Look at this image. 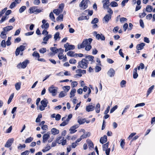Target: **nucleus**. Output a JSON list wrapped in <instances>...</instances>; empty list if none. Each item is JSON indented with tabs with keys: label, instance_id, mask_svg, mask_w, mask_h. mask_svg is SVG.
<instances>
[{
	"label": "nucleus",
	"instance_id": "obj_1",
	"mask_svg": "<svg viewBox=\"0 0 155 155\" xmlns=\"http://www.w3.org/2000/svg\"><path fill=\"white\" fill-rule=\"evenodd\" d=\"M92 39L91 38H89L88 39H85L83 41L82 44L78 45V48L79 49L81 48H83L86 45H90L92 41Z\"/></svg>",
	"mask_w": 155,
	"mask_h": 155
},
{
	"label": "nucleus",
	"instance_id": "obj_2",
	"mask_svg": "<svg viewBox=\"0 0 155 155\" xmlns=\"http://www.w3.org/2000/svg\"><path fill=\"white\" fill-rule=\"evenodd\" d=\"M88 63V62L87 61L86 59L83 58L78 62V67L84 69H86L87 67Z\"/></svg>",
	"mask_w": 155,
	"mask_h": 155
},
{
	"label": "nucleus",
	"instance_id": "obj_3",
	"mask_svg": "<svg viewBox=\"0 0 155 155\" xmlns=\"http://www.w3.org/2000/svg\"><path fill=\"white\" fill-rule=\"evenodd\" d=\"M48 102L47 100L45 98L42 100L41 102V105L39 106V109L41 111L44 110L45 108L47 106Z\"/></svg>",
	"mask_w": 155,
	"mask_h": 155
},
{
	"label": "nucleus",
	"instance_id": "obj_4",
	"mask_svg": "<svg viewBox=\"0 0 155 155\" xmlns=\"http://www.w3.org/2000/svg\"><path fill=\"white\" fill-rule=\"evenodd\" d=\"M56 88H57L54 87L53 85L51 86L48 88V90L49 92L51 93L52 95L53 96H55L56 94L57 90Z\"/></svg>",
	"mask_w": 155,
	"mask_h": 155
},
{
	"label": "nucleus",
	"instance_id": "obj_5",
	"mask_svg": "<svg viewBox=\"0 0 155 155\" xmlns=\"http://www.w3.org/2000/svg\"><path fill=\"white\" fill-rule=\"evenodd\" d=\"M108 145L109 143L108 142L103 145V150L104 151H105L106 155H109L110 152V148H108Z\"/></svg>",
	"mask_w": 155,
	"mask_h": 155
},
{
	"label": "nucleus",
	"instance_id": "obj_6",
	"mask_svg": "<svg viewBox=\"0 0 155 155\" xmlns=\"http://www.w3.org/2000/svg\"><path fill=\"white\" fill-rule=\"evenodd\" d=\"M79 6L81 9L84 10L87 7V0H83L79 4Z\"/></svg>",
	"mask_w": 155,
	"mask_h": 155
},
{
	"label": "nucleus",
	"instance_id": "obj_7",
	"mask_svg": "<svg viewBox=\"0 0 155 155\" xmlns=\"http://www.w3.org/2000/svg\"><path fill=\"white\" fill-rule=\"evenodd\" d=\"M28 62V61L27 60H26L23 61L21 64H19L17 66V67L19 68H25L27 66Z\"/></svg>",
	"mask_w": 155,
	"mask_h": 155
},
{
	"label": "nucleus",
	"instance_id": "obj_8",
	"mask_svg": "<svg viewBox=\"0 0 155 155\" xmlns=\"http://www.w3.org/2000/svg\"><path fill=\"white\" fill-rule=\"evenodd\" d=\"M107 74L110 77H114L115 74V71L112 68H110L108 71Z\"/></svg>",
	"mask_w": 155,
	"mask_h": 155
},
{
	"label": "nucleus",
	"instance_id": "obj_9",
	"mask_svg": "<svg viewBox=\"0 0 155 155\" xmlns=\"http://www.w3.org/2000/svg\"><path fill=\"white\" fill-rule=\"evenodd\" d=\"M14 141L13 138H11L7 141L6 144L5 145V147H10L12 145Z\"/></svg>",
	"mask_w": 155,
	"mask_h": 155
},
{
	"label": "nucleus",
	"instance_id": "obj_10",
	"mask_svg": "<svg viewBox=\"0 0 155 155\" xmlns=\"http://www.w3.org/2000/svg\"><path fill=\"white\" fill-rule=\"evenodd\" d=\"M111 18V14H107L104 17L103 20L106 23H107Z\"/></svg>",
	"mask_w": 155,
	"mask_h": 155
},
{
	"label": "nucleus",
	"instance_id": "obj_11",
	"mask_svg": "<svg viewBox=\"0 0 155 155\" xmlns=\"http://www.w3.org/2000/svg\"><path fill=\"white\" fill-rule=\"evenodd\" d=\"M103 8L104 9H107L108 7L109 3V0H103Z\"/></svg>",
	"mask_w": 155,
	"mask_h": 155
},
{
	"label": "nucleus",
	"instance_id": "obj_12",
	"mask_svg": "<svg viewBox=\"0 0 155 155\" xmlns=\"http://www.w3.org/2000/svg\"><path fill=\"white\" fill-rule=\"evenodd\" d=\"M94 106L92 105H89L86 107V110L88 112L93 111L94 109Z\"/></svg>",
	"mask_w": 155,
	"mask_h": 155
},
{
	"label": "nucleus",
	"instance_id": "obj_13",
	"mask_svg": "<svg viewBox=\"0 0 155 155\" xmlns=\"http://www.w3.org/2000/svg\"><path fill=\"white\" fill-rule=\"evenodd\" d=\"M64 48H67L69 50H73L75 48V46L73 45H70L67 43L64 45Z\"/></svg>",
	"mask_w": 155,
	"mask_h": 155
},
{
	"label": "nucleus",
	"instance_id": "obj_14",
	"mask_svg": "<svg viewBox=\"0 0 155 155\" xmlns=\"http://www.w3.org/2000/svg\"><path fill=\"white\" fill-rule=\"evenodd\" d=\"M64 51V50L63 49L60 48V52H59L58 55V58L60 60L64 58V55L63 53Z\"/></svg>",
	"mask_w": 155,
	"mask_h": 155
},
{
	"label": "nucleus",
	"instance_id": "obj_15",
	"mask_svg": "<svg viewBox=\"0 0 155 155\" xmlns=\"http://www.w3.org/2000/svg\"><path fill=\"white\" fill-rule=\"evenodd\" d=\"M51 37L52 35H46V36L43 38V40L44 41L42 42V43L45 44H46L47 43V41H48L49 39L51 38Z\"/></svg>",
	"mask_w": 155,
	"mask_h": 155
},
{
	"label": "nucleus",
	"instance_id": "obj_16",
	"mask_svg": "<svg viewBox=\"0 0 155 155\" xmlns=\"http://www.w3.org/2000/svg\"><path fill=\"white\" fill-rule=\"evenodd\" d=\"M50 137V135L48 134H45L43 136V142L45 143L47 140Z\"/></svg>",
	"mask_w": 155,
	"mask_h": 155
},
{
	"label": "nucleus",
	"instance_id": "obj_17",
	"mask_svg": "<svg viewBox=\"0 0 155 155\" xmlns=\"http://www.w3.org/2000/svg\"><path fill=\"white\" fill-rule=\"evenodd\" d=\"M51 133L54 135H55L58 134L59 133V131L57 129L53 128H52L51 130Z\"/></svg>",
	"mask_w": 155,
	"mask_h": 155
},
{
	"label": "nucleus",
	"instance_id": "obj_18",
	"mask_svg": "<svg viewBox=\"0 0 155 155\" xmlns=\"http://www.w3.org/2000/svg\"><path fill=\"white\" fill-rule=\"evenodd\" d=\"M107 140V137L106 135H104L103 137H101L100 140V142L102 143L103 144L104 143H106Z\"/></svg>",
	"mask_w": 155,
	"mask_h": 155
},
{
	"label": "nucleus",
	"instance_id": "obj_19",
	"mask_svg": "<svg viewBox=\"0 0 155 155\" xmlns=\"http://www.w3.org/2000/svg\"><path fill=\"white\" fill-rule=\"evenodd\" d=\"M77 121L80 124H81L84 123L86 122V120L85 119L82 118L80 117H78Z\"/></svg>",
	"mask_w": 155,
	"mask_h": 155
},
{
	"label": "nucleus",
	"instance_id": "obj_20",
	"mask_svg": "<svg viewBox=\"0 0 155 155\" xmlns=\"http://www.w3.org/2000/svg\"><path fill=\"white\" fill-rule=\"evenodd\" d=\"M145 45V43H141L140 44L137 45V49L138 50H141L142 49L143 47Z\"/></svg>",
	"mask_w": 155,
	"mask_h": 155
},
{
	"label": "nucleus",
	"instance_id": "obj_21",
	"mask_svg": "<svg viewBox=\"0 0 155 155\" xmlns=\"http://www.w3.org/2000/svg\"><path fill=\"white\" fill-rule=\"evenodd\" d=\"M64 139V137L60 136L58 137L56 139V141L57 143L59 144H61L62 141Z\"/></svg>",
	"mask_w": 155,
	"mask_h": 155
},
{
	"label": "nucleus",
	"instance_id": "obj_22",
	"mask_svg": "<svg viewBox=\"0 0 155 155\" xmlns=\"http://www.w3.org/2000/svg\"><path fill=\"white\" fill-rule=\"evenodd\" d=\"M137 68H135L133 70V77L134 79H136L137 78L138 76V74L137 73Z\"/></svg>",
	"mask_w": 155,
	"mask_h": 155
},
{
	"label": "nucleus",
	"instance_id": "obj_23",
	"mask_svg": "<svg viewBox=\"0 0 155 155\" xmlns=\"http://www.w3.org/2000/svg\"><path fill=\"white\" fill-rule=\"evenodd\" d=\"M13 28L12 26H8L3 28V31H7L12 30Z\"/></svg>",
	"mask_w": 155,
	"mask_h": 155
},
{
	"label": "nucleus",
	"instance_id": "obj_24",
	"mask_svg": "<svg viewBox=\"0 0 155 155\" xmlns=\"http://www.w3.org/2000/svg\"><path fill=\"white\" fill-rule=\"evenodd\" d=\"M51 146L48 144L42 150V151L43 152H45L51 149Z\"/></svg>",
	"mask_w": 155,
	"mask_h": 155
},
{
	"label": "nucleus",
	"instance_id": "obj_25",
	"mask_svg": "<svg viewBox=\"0 0 155 155\" xmlns=\"http://www.w3.org/2000/svg\"><path fill=\"white\" fill-rule=\"evenodd\" d=\"M85 58H86V60L87 61H92L94 58V57L91 55H88L86 56Z\"/></svg>",
	"mask_w": 155,
	"mask_h": 155
},
{
	"label": "nucleus",
	"instance_id": "obj_26",
	"mask_svg": "<svg viewBox=\"0 0 155 155\" xmlns=\"http://www.w3.org/2000/svg\"><path fill=\"white\" fill-rule=\"evenodd\" d=\"M60 34L59 32L56 33L54 35V39L55 41L59 40L60 39L61 37L59 36Z\"/></svg>",
	"mask_w": 155,
	"mask_h": 155
},
{
	"label": "nucleus",
	"instance_id": "obj_27",
	"mask_svg": "<svg viewBox=\"0 0 155 155\" xmlns=\"http://www.w3.org/2000/svg\"><path fill=\"white\" fill-rule=\"evenodd\" d=\"M37 8L35 6H33L32 7H31L29 9V12L31 13H34L35 12V10H36V9Z\"/></svg>",
	"mask_w": 155,
	"mask_h": 155
},
{
	"label": "nucleus",
	"instance_id": "obj_28",
	"mask_svg": "<svg viewBox=\"0 0 155 155\" xmlns=\"http://www.w3.org/2000/svg\"><path fill=\"white\" fill-rule=\"evenodd\" d=\"M76 92V90L74 88L72 89L70 92V98H71L72 97H74L75 95L74 94Z\"/></svg>",
	"mask_w": 155,
	"mask_h": 155
},
{
	"label": "nucleus",
	"instance_id": "obj_29",
	"mask_svg": "<svg viewBox=\"0 0 155 155\" xmlns=\"http://www.w3.org/2000/svg\"><path fill=\"white\" fill-rule=\"evenodd\" d=\"M21 84V82H18L15 84V87L17 90L18 91L20 89Z\"/></svg>",
	"mask_w": 155,
	"mask_h": 155
},
{
	"label": "nucleus",
	"instance_id": "obj_30",
	"mask_svg": "<svg viewBox=\"0 0 155 155\" xmlns=\"http://www.w3.org/2000/svg\"><path fill=\"white\" fill-rule=\"evenodd\" d=\"M154 87V85H153L148 89L147 91V97L149 95L151 92L152 91Z\"/></svg>",
	"mask_w": 155,
	"mask_h": 155
},
{
	"label": "nucleus",
	"instance_id": "obj_31",
	"mask_svg": "<svg viewBox=\"0 0 155 155\" xmlns=\"http://www.w3.org/2000/svg\"><path fill=\"white\" fill-rule=\"evenodd\" d=\"M53 12L57 15H58L59 14L62 12L61 10H60L58 9H54Z\"/></svg>",
	"mask_w": 155,
	"mask_h": 155
},
{
	"label": "nucleus",
	"instance_id": "obj_32",
	"mask_svg": "<svg viewBox=\"0 0 155 155\" xmlns=\"http://www.w3.org/2000/svg\"><path fill=\"white\" fill-rule=\"evenodd\" d=\"M95 110L97 113H98L100 110V105L99 103H98L96 105Z\"/></svg>",
	"mask_w": 155,
	"mask_h": 155
},
{
	"label": "nucleus",
	"instance_id": "obj_33",
	"mask_svg": "<svg viewBox=\"0 0 155 155\" xmlns=\"http://www.w3.org/2000/svg\"><path fill=\"white\" fill-rule=\"evenodd\" d=\"M49 17L50 19L54 22H55V17L54 14L52 12H51L49 15Z\"/></svg>",
	"mask_w": 155,
	"mask_h": 155
},
{
	"label": "nucleus",
	"instance_id": "obj_34",
	"mask_svg": "<svg viewBox=\"0 0 155 155\" xmlns=\"http://www.w3.org/2000/svg\"><path fill=\"white\" fill-rule=\"evenodd\" d=\"M67 55L71 57H75V54H74V52L72 51H69L67 53Z\"/></svg>",
	"mask_w": 155,
	"mask_h": 155
},
{
	"label": "nucleus",
	"instance_id": "obj_35",
	"mask_svg": "<svg viewBox=\"0 0 155 155\" xmlns=\"http://www.w3.org/2000/svg\"><path fill=\"white\" fill-rule=\"evenodd\" d=\"M152 7L150 5H148L147 6L146 10L147 12H150L152 11Z\"/></svg>",
	"mask_w": 155,
	"mask_h": 155
},
{
	"label": "nucleus",
	"instance_id": "obj_36",
	"mask_svg": "<svg viewBox=\"0 0 155 155\" xmlns=\"http://www.w3.org/2000/svg\"><path fill=\"white\" fill-rule=\"evenodd\" d=\"M33 140V138L31 137H29L27 138L26 139L25 141V143H29L31 142Z\"/></svg>",
	"mask_w": 155,
	"mask_h": 155
},
{
	"label": "nucleus",
	"instance_id": "obj_37",
	"mask_svg": "<svg viewBox=\"0 0 155 155\" xmlns=\"http://www.w3.org/2000/svg\"><path fill=\"white\" fill-rule=\"evenodd\" d=\"M63 90L66 92H68L70 89V87L69 86H64L63 87Z\"/></svg>",
	"mask_w": 155,
	"mask_h": 155
},
{
	"label": "nucleus",
	"instance_id": "obj_38",
	"mask_svg": "<svg viewBox=\"0 0 155 155\" xmlns=\"http://www.w3.org/2000/svg\"><path fill=\"white\" fill-rule=\"evenodd\" d=\"M67 94L65 92L62 91H61L59 95V97H62L65 96Z\"/></svg>",
	"mask_w": 155,
	"mask_h": 155
},
{
	"label": "nucleus",
	"instance_id": "obj_39",
	"mask_svg": "<svg viewBox=\"0 0 155 155\" xmlns=\"http://www.w3.org/2000/svg\"><path fill=\"white\" fill-rule=\"evenodd\" d=\"M69 130L70 131V134L74 133L77 131V130H76V129L74 128V127L72 126L70 128Z\"/></svg>",
	"mask_w": 155,
	"mask_h": 155
},
{
	"label": "nucleus",
	"instance_id": "obj_40",
	"mask_svg": "<svg viewBox=\"0 0 155 155\" xmlns=\"http://www.w3.org/2000/svg\"><path fill=\"white\" fill-rule=\"evenodd\" d=\"M5 31H4L1 32L0 34L1 37L3 39H5L6 38V34L5 33Z\"/></svg>",
	"mask_w": 155,
	"mask_h": 155
},
{
	"label": "nucleus",
	"instance_id": "obj_41",
	"mask_svg": "<svg viewBox=\"0 0 155 155\" xmlns=\"http://www.w3.org/2000/svg\"><path fill=\"white\" fill-rule=\"evenodd\" d=\"M32 56L36 58H39L40 57L39 54L37 51H34L32 54Z\"/></svg>",
	"mask_w": 155,
	"mask_h": 155
},
{
	"label": "nucleus",
	"instance_id": "obj_42",
	"mask_svg": "<svg viewBox=\"0 0 155 155\" xmlns=\"http://www.w3.org/2000/svg\"><path fill=\"white\" fill-rule=\"evenodd\" d=\"M49 25L48 23H46L45 24H43L41 25V27L42 28H45L44 29H47L48 28Z\"/></svg>",
	"mask_w": 155,
	"mask_h": 155
},
{
	"label": "nucleus",
	"instance_id": "obj_43",
	"mask_svg": "<svg viewBox=\"0 0 155 155\" xmlns=\"http://www.w3.org/2000/svg\"><path fill=\"white\" fill-rule=\"evenodd\" d=\"M63 15L62 14H61L57 18L56 20L57 21H59L60 20L61 21H63Z\"/></svg>",
	"mask_w": 155,
	"mask_h": 155
},
{
	"label": "nucleus",
	"instance_id": "obj_44",
	"mask_svg": "<svg viewBox=\"0 0 155 155\" xmlns=\"http://www.w3.org/2000/svg\"><path fill=\"white\" fill-rule=\"evenodd\" d=\"M26 9V7L25 6H23L21 7L19 9V12L21 13L23 12Z\"/></svg>",
	"mask_w": 155,
	"mask_h": 155
},
{
	"label": "nucleus",
	"instance_id": "obj_45",
	"mask_svg": "<svg viewBox=\"0 0 155 155\" xmlns=\"http://www.w3.org/2000/svg\"><path fill=\"white\" fill-rule=\"evenodd\" d=\"M11 39V37H8L7 41H6V44L7 46H9L11 44L10 41Z\"/></svg>",
	"mask_w": 155,
	"mask_h": 155
},
{
	"label": "nucleus",
	"instance_id": "obj_46",
	"mask_svg": "<svg viewBox=\"0 0 155 155\" xmlns=\"http://www.w3.org/2000/svg\"><path fill=\"white\" fill-rule=\"evenodd\" d=\"M126 84V81L124 80H122L120 83V86L121 87H123L125 86Z\"/></svg>",
	"mask_w": 155,
	"mask_h": 155
},
{
	"label": "nucleus",
	"instance_id": "obj_47",
	"mask_svg": "<svg viewBox=\"0 0 155 155\" xmlns=\"http://www.w3.org/2000/svg\"><path fill=\"white\" fill-rule=\"evenodd\" d=\"M19 48V50L21 51H22L25 49V46L21 45H20L19 47L18 48Z\"/></svg>",
	"mask_w": 155,
	"mask_h": 155
},
{
	"label": "nucleus",
	"instance_id": "obj_48",
	"mask_svg": "<svg viewBox=\"0 0 155 155\" xmlns=\"http://www.w3.org/2000/svg\"><path fill=\"white\" fill-rule=\"evenodd\" d=\"M110 5L112 7H117L118 6L117 3L114 1L111 2L110 3Z\"/></svg>",
	"mask_w": 155,
	"mask_h": 155
},
{
	"label": "nucleus",
	"instance_id": "obj_49",
	"mask_svg": "<svg viewBox=\"0 0 155 155\" xmlns=\"http://www.w3.org/2000/svg\"><path fill=\"white\" fill-rule=\"evenodd\" d=\"M124 140H122L120 143V146L123 149L124 148V146L125 144V142H124Z\"/></svg>",
	"mask_w": 155,
	"mask_h": 155
},
{
	"label": "nucleus",
	"instance_id": "obj_50",
	"mask_svg": "<svg viewBox=\"0 0 155 155\" xmlns=\"http://www.w3.org/2000/svg\"><path fill=\"white\" fill-rule=\"evenodd\" d=\"M14 97V94H12L10 96L8 101V104H9L11 102L12 99H13Z\"/></svg>",
	"mask_w": 155,
	"mask_h": 155
},
{
	"label": "nucleus",
	"instance_id": "obj_51",
	"mask_svg": "<svg viewBox=\"0 0 155 155\" xmlns=\"http://www.w3.org/2000/svg\"><path fill=\"white\" fill-rule=\"evenodd\" d=\"M136 133H132L128 137L127 139L130 140L136 134Z\"/></svg>",
	"mask_w": 155,
	"mask_h": 155
},
{
	"label": "nucleus",
	"instance_id": "obj_52",
	"mask_svg": "<svg viewBox=\"0 0 155 155\" xmlns=\"http://www.w3.org/2000/svg\"><path fill=\"white\" fill-rule=\"evenodd\" d=\"M46 51V49L45 48H43L39 50V52L42 54H43Z\"/></svg>",
	"mask_w": 155,
	"mask_h": 155
},
{
	"label": "nucleus",
	"instance_id": "obj_53",
	"mask_svg": "<svg viewBox=\"0 0 155 155\" xmlns=\"http://www.w3.org/2000/svg\"><path fill=\"white\" fill-rule=\"evenodd\" d=\"M98 21V19L97 18H95L91 21V23L93 24H95L97 23Z\"/></svg>",
	"mask_w": 155,
	"mask_h": 155
},
{
	"label": "nucleus",
	"instance_id": "obj_54",
	"mask_svg": "<svg viewBox=\"0 0 155 155\" xmlns=\"http://www.w3.org/2000/svg\"><path fill=\"white\" fill-rule=\"evenodd\" d=\"M6 42H5V40H3L1 43V46L3 48H5L6 47Z\"/></svg>",
	"mask_w": 155,
	"mask_h": 155
},
{
	"label": "nucleus",
	"instance_id": "obj_55",
	"mask_svg": "<svg viewBox=\"0 0 155 155\" xmlns=\"http://www.w3.org/2000/svg\"><path fill=\"white\" fill-rule=\"evenodd\" d=\"M118 107V106L117 105L115 106L112 108L110 110V113H113L114 110H116Z\"/></svg>",
	"mask_w": 155,
	"mask_h": 155
},
{
	"label": "nucleus",
	"instance_id": "obj_56",
	"mask_svg": "<svg viewBox=\"0 0 155 155\" xmlns=\"http://www.w3.org/2000/svg\"><path fill=\"white\" fill-rule=\"evenodd\" d=\"M130 107V105H126L125 107L124 108V110L122 113L121 114L122 115H123L124 113L126 112V110L128 109Z\"/></svg>",
	"mask_w": 155,
	"mask_h": 155
},
{
	"label": "nucleus",
	"instance_id": "obj_57",
	"mask_svg": "<svg viewBox=\"0 0 155 155\" xmlns=\"http://www.w3.org/2000/svg\"><path fill=\"white\" fill-rule=\"evenodd\" d=\"M145 104L144 103H142L137 104L135 106V107L136 108L139 107H142L144 106Z\"/></svg>",
	"mask_w": 155,
	"mask_h": 155
},
{
	"label": "nucleus",
	"instance_id": "obj_58",
	"mask_svg": "<svg viewBox=\"0 0 155 155\" xmlns=\"http://www.w3.org/2000/svg\"><path fill=\"white\" fill-rule=\"evenodd\" d=\"M78 85V82L76 81L72 82L71 85L73 87H74L77 86Z\"/></svg>",
	"mask_w": 155,
	"mask_h": 155
},
{
	"label": "nucleus",
	"instance_id": "obj_59",
	"mask_svg": "<svg viewBox=\"0 0 155 155\" xmlns=\"http://www.w3.org/2000/svg\"><path fill=\"white\" fill-rule=\"evenodd\" d=\"M64 7V4L62 3V4H60L59 5V8L60 9L59 10H61L62 12Z\"/></svg>",
	"mask_w": 155,
	"mask_h": 155
},
{
	"label": "nucleus",
	"instance_id": "obj_60",
	"mask_svg": "<svg viewBox=\"0 0 155 155\" xmlns=\"http://www.w3.org/2000/svg\"><path fill=\"white\" fill-rule=\"evenodd\" d=\"M41 128L44 130H47L48 129V126L46 125H44L41 126Z\"/></svg>",
	"mask_w": 155,
	"mask_h": 155
},
{
	"label": "nucleus",
	"instance_id": "obj_61",
	"mask_svg": "<svg viewBox=\"0 0 155 155\" xmlns=\"http://www.w3.org/2000/svg\"><path fill=\"white\" fill-rule=\"evenodd\" d=\"M8 18V17H7L6 16H3L2 17L0 21V23H1L4 21H5Z\"/></svg>",
	"mask_w": 155,
	"mask_h": 155
},
{
	"label": "nucleus",
	"instance_id": "obj_62",
	"mask_svg": "<svg viewBox=\"0 0 155 155\" xmlns=\"http://www.w3.org/2000/svg\"><path fill=\"white\" fill-rule=\"evenodd\" d=\"M16 6V2H12L10 5L9 8L11 9H12L14 8Z\"/></svg>",
	"mask_w": 155,
	"mask_h": 155
},
{
	"label": "nucleus",
	"instance_id": "obj_63",
	"mask_svg": "<svg viewBox=\"0 0 155 155\" xmlns=\"http://www.w3.org/2000/svg\"><path fill=\"white\" fill-rule=\"evenodd\" d=\"M77 61L74 59H71L69 60V63L70 64H75L76 63Z\"/></svg>",
	"mask_w": 155,
	"mask_h": 155
},
{
	"label": "nucleus",
	"instance_id": "obj_64",
	"mask_svg": "<svg viewBox=\"0 0 155 155\" xmlns=\"http://www.w3.org/2000/svg\"><path fill=\"white\" fill-rule=\"evenodd\" d=\"M29 153L28 150H26L21 153V155H28Z\"/></svg>",
	"mask_w": 155,
	"mask_h": 155
}]
</instances>
